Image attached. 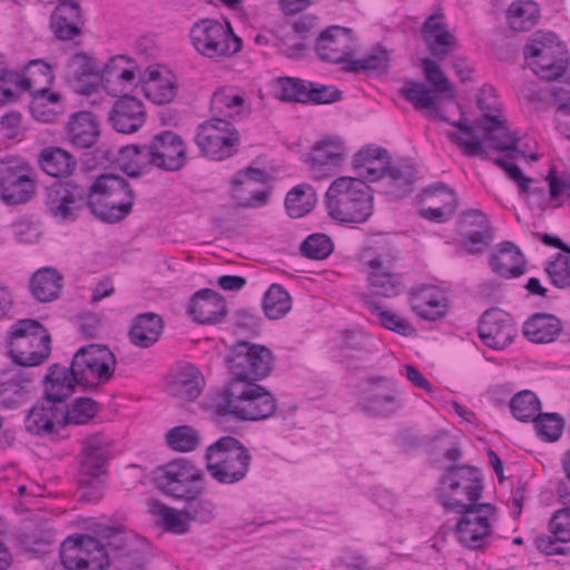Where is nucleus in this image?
Returning a JSON list of instances; mask_svg holds the SVG:
<instances>
[{
    "mask_svg": "<svg viewBox=\"0 0 570 570\" xmlns=\"http://www.w3.org/2000/svg\"><path fill=\"white\" fill-rule=\"evenodd\" d=\"M36 190V175L24 161L16 158L0 160V199L4 204H26Z\"/></svg>",
    "mask_w": 570,
    "mask_h": 570,
    "instance_id": "nucleus-16",
    "label": "nucleus"
},
{
    "mask_svg": "<svg viewBox=\"0 0 570 570\" xmlns=\"http://www.w3.org/2000/svg\"><path fill=\"white\" fill-rule=\"evenodd\" d=\"M108 120L118 132H136L146 121L144 105L139 99L124 95L115 101Z\"/></svg>",
    "mask_w": 570,
    "mask_h": 570,
    "instance_id": "nucleus-28",
    "label": "nucleus"
},
{
    "mask_svg": "<svg viewBox=\"0 0 570 570\" xmlns=\"http://www.w3.org/2000/svg\"><path fill=\"white\" fill-rule=\"evenodd\" d=\"M97 540L109 553V557H117L122 551H128L138 546L135 535L127 532L124 527H110L99 524L96 529Z\"/></svg>",
    "mask_w": 570,
    "mask_h": 570,
    "instance_id": "nucleus-44",
    "label": "nucleus"
},
{
    "mask_svg": "<svg viewBox=\"0 0 570 570\" xmlns=\"http://www.w3.org/2000/svg\"><path fill=\"white\" fill-rule=\"evenodd\" d=\"M190 38L195 49L203 56L219 60L236 55L242 49V39L230 24L206 19L193 26Z\"/></svg>",
    "mask_w": 570,
    "mask_h": 570,
    "instance_id": "nucleus-10",
    "label": "nucleus"
},
{
    "mask_svg": "<svg viewBox=\"0 0 570 570\" xmlns=\"http://www.w3.org/2000/svg\"><path fill=\"white\" fill-rule=\"evenodd\" d=\"M205 459L212 478L222 484H234L244 480L252 463L248 449L234 436H224L210 444Z\"/></svg>",
    "mask_w": 570,
    "mask_h": 570,
    "instance_id": "nucleus-7",
    "label": "nucleus"
},
{
    "mask_svg": "<svg viewBox=\"0 0 570 570\" xmlns=\"http://www.w3.org/2000/svg\"><path fill=\"white\" fill-rule=\"evenodd\" d=\"M144 552L136 546L128 551H122L117 557H110L109 567L115 570H142Z\"/></svg>",
    "mask_w": 570,
    "mask_h": 570,
    "instance_id": "nucleus-64",
    "label": "nucleus"
},
{
    "mask_svg": "<svg viewBox=\"0 0 570 570\" xmlns=\"http://www.w3.org/2000/svg\"><path fill=\"white\" fill-rule=\"evenodd\" d=\"M277 410L276 397L264 386L253 381L230 379L220 401L215 405V414H230L242 421H262Z\"/></svg>",
    "mask_w": 570,
    "mask_h": 570,
    "instance_id": "nucleus-4",
    "label": "nucleus"
},
{
    "mask_svg": "<svg viewBox=\"0 0 570 570\" xmlns=\"http://www.w3.org/2000/svg\"><path fill=\"white\" fill-rule=\"evenodd\" d=\"M63 286V276L52 267L38 269L30 279V291L39 302L56 299Z\"/></svg>",
    "mask_w": 570,
    "mask_h": 570,
    "instance_id": "nucleus-42",
    "label": "nucleus"
},
{
    "mask_svg": "<svg viewBox=\"0 0 570 570\" xmlns=\"http://www.w3.org/2000/svg\"><path fill=\"white\" fill-rule=\"evenodd\" d=\"M99 410L98 403L90 397H78L71 409L66 405L67 424H85L91 420Z\"/></svg>",
    "mask_w": 570,
    "mask_h": 570,
    "instance_id": "nucleus-58",
    "label": "nucleus"
},
{
    "mask_svg": "<svg viewBox=\"0 0 570 570\" xmlns=\"http://www.w3.org/2000/svg\"><path fill=\"white\" fill-rule=\"evenodd\" d=\"M421 66L430 88L421 81H407L400 89L402 97L411 102L416 110H429L436 119L446 121L456 128L458 131H446L445 136L465 156L489 160L490 155L484 149L482 139L475 134V127L470 119L462 116L456 121H450L439 106V100L455 97L452 85L441 67L430 58H423Z\"/></svg>",
    "mask_w": 570,
    "mask_h": 570,
    "instance_id": "nucleus-2",
    "label": "nucleus"
},
{
    "mask_svg": "<svg viewBox=\"0 0 570 570\" xmlns=\"http://www.w3.org/2000/svg\"><path fill=\"white\" fill-rule=\"evenodd\" d=\"M479 128L483 132L484 140L491 142L493 149L503 153L517 151L525 157L523 151L518 150V135L509 130L507 119L500 115H482L479 119Z\"/></svg>",
    "mask_w": 570,
    "mask_h": 570,
    "instance_id": "nucleus-30",
    "label": "nucleus"
},
{
    "mask_svg": "<svg viewBox=\"0 0 570 570\" xmlns=\"http://www.w3.org/2000/svg\"><path fill=\"white\" fill-rule=\"evenodd\" d=\"M367 309L377 317L380 324L385 328L393 331L397 334L407 336L413 332V327L404 318L385 309L381 304L373 299H365Z\"/></svg>",
    "mask_w": 570,
    "mask_h": 570,
    "instance_id": "nucleus-55",
    "label": "nucleus"
},
{
    "mask_svg": "<svg viewBox=\"0 0 570 570\" xmlns=\"http://www.w3.org/2000/svg\"><path fill=\"white\" fill-rule=\"evenodd\" d=\"M498 509L492 503H482L458 511L460 518L455 524L458 541L471 550H481L491 535L490 518Z\"/></svg>",
    "mask_w": 570,
    "mask_h": 570,
    "instance_id": "nucleus-17",
    "label": "nucleus"
},
{
    "mask_svg": "<svg viewBox=\"0 0 570 570\" xmlns=\"http://www.w3.org/2000/svg\"><path fill=\"white\" fill-rule=\"evenodd\" d=\"M60 560L67 570H106L110 563L101 542L89 534L68 537L61 543Z\"/></svg>",
    "mask_w": 570,
    "mask_h": 570,
    "instance_id": "nucleus-13",
    "label": "nucleus"
},
{
    "mask_svg": "<svg viewBox=\"0 0 570 570\" xmlns=\"http://www.w3.org/2000/svg\"><path fill=\"white\" fill-rule=\"evenodd\" d=\"M204 473L186 459L174 460L157 468L155 472L156 487L165 494L175 499H185L189 491L199 487Z\"/></svg>",
    "mask_w": 570,
    "mask_h": 570,
    "instance_id": "nucleus-18",
    "label": "nucleus"
},
{
    "mask_svg": "<svg viewBox=\"0 0 570 570\" xmlns=\"http://www.w3.org/2000/svg\"><path fill=\"white\" fill-rule=\"evenodd\" d=\"M51 353V338L36 320H19L10 331L9 355L19 368L30 370L43 363Z\"/></svg>",
    "mask_w": 570,
    "mask_h": 570,
    "instance_id": "nucleus-8",
    "label": "nucleus"
},
{
    "mask_svg": "<svg viewBox=\"0 0 570 570\" xmlns=\"http://www.w3.org/2000/svg\"><path fill=\"white\" fill-rule=\"evenodd\" d=\"M121 169L129 177H139L154 166L155 154L150 141L144 145H128L120 150Z\"/></svg>",
    "mask_w": 570,
    "mask_h": 570,
    "instance_id": "nucleus-41",
    "label": "nucleus"
},
{
    "mask_svg": "<svg viewBox=\"0 0 570 570\" xmlns=\"http://www.w3.org/2000/svg\"><path fill=\"white\" fill-rule=\"evenodd\" d=\"M367 389L358 401L361 411L379 417H391L404 407L403 392L395 380L386 376H371Z\"/></svg>",
    "mask_w": 570,
    "mask_h": 570,
    "instance_id": "nucleus-15",
    "label": "nucleus"
},
{
    "mask_svg": "<svg viewBox=\"0 0 570 570\" xmlns=\"http://www.w3.org/2000/svg\"><path fill=\"white\" fill-rule=\"evenodd\" d=\"M33 372L27 368H10L0 372V410H14L27 401L28 384Z\"/></svg>",
    "mask_w": 570,
    "mask_h": 570,
    "instance_id": "nucleus-24",
    "label": "nucleus"
},
{
    "mask_svg": "<svg viewBox=\"0 0 570 570\" xmlns=\"http://www.w3.org/2000/svg\"><path fill=\"white\" fill-rule=\"evenodd\" d=\"M45 399L33 405L24 419L26 431L31 435L56 440L61 429L66 426V399L60 401L50 397L53 382H45Z\"/></svg>",
    "mask_w": 570,
    "mask_h": 570,
    "instance_id": "nucleus-14",
    "label": "nucleus"
},
{
    "mask_svg": "<svg viewBox=\"0 0 570 570\" xmlns=\"http://www.w3.org/2000/svg\"><path fill=\"white\" fill-rule=\"evenodd\" d=\"M187 312L198 324H217L226 316L227 306L219 293L204 288L191 296Z\"/></svg>",
    "mask_w": 570,
    "mask_h": 570,
    "instance_id": "nucleus-27",
    "label": "nucleus"
},
{
    "mask_svg": "<svg viewBox=\"0 0 570 570\" xmlns=\"http://www.w3.org/2000/svg\"><path fill=\"white\" fill-rule=\"evenodd\" d=\"M344 155V145L338 139L324 138L317 141L309 154L311 171L316 179L332 175L340 166Z\"/></svg>",
    "mask_w": 570,
    "mask_h": 570,
    "instance_id": "nucleus-31",
    "label": "nucleus"
},
{
    "mask_svg": "<svg viewBox=\"0 0 570 570\" xmlns=\"http://www.w3.org/2000/svg\"><path fill=\"white\" fill-rule=\"evenodd\" d=\"M325 197L328 215L342 224H362L373 215L371 188L362 179L338 177L331 184Z\"/></svg>",
    "mask_w": 570,
    "mask_h": 570,
    "instance_id": "nucleus-5",
    "label": "nucleus"
},
{
    "mask_svg": "<svg viewBox=\"0 0 570 570\" xmlns=\"http://www.w3.org/2000/svg\"><path fill=\"white\" fill-rule=\"evenodd\" d=\"M199 431L191 425H178L165 434L167 446L176 452H193L200 445Z\"/></svg>",
    "mask_w": 570,
    "mask_h": 570,
    "instance_id": "nucleus-52",
    "label": "nucleus"
},
{
    "mask_svg": "<svg viewBox=\"0 0 570 570\" xmlns=\"http://www.w3.org/2000/svg\"><path fill=\"white\" fill-rule=\"evenodd\" d=\"M274 361L268 347L248 341L237 342L228 356L232 379L257 382L271 374Z\"/></svg>",
    "mask_w": 570,
    "mask_h": 570,
    "instance_id": "nucleus-12",
    "label": "nucleus"
},
{
    "mask_svg": "<svg viewBox=\"0 0 570 570\" xmlns=\"http://www.w3.org/2000/svg\"><path fill=\"white\" fill-rule=\"evenodd\" d=\"M541 403L538 396L529 390L517 393L510 401L513 416L522 422L532 421L540 411Z\"/></svg>",
    "mask_w": 570,
    "mask_h": 570,
    "instance_id": "nucleus-54",
    "label": "nucleus"
},
{
    "mask_svg": "<svg viewBox=\"0 0 570 570\" xmlns=\"http://www.w3.org/2000/svg\"><path fill=\"white\" fill-rule=\"evenodd\" d=\"M38 161L47 175L56 178L71 176L78 165L75 156L60 147L43 148Z\"/></svg>",
    "mask_w": 570,
    "mask_h": 570,
    "instance_id": "nucleus-39",
    "label": "nucleus"
},
{
    "mask_svg": "<svg viewBox=\"0 0 570 570\" xmlns=\"http://www.w3.org/2000/svg\"><path fill=\"white\" fill-rule=\"evenodd\" d=\"M155 154L154 167L176 171L187 163L186 145L183 138L171 130L161 131L150 140Z\"/></svg>",
    "mask_w": 570,
    "mask_h": 570,
    "instance_id": "nucleus-21",
    "label": "nucleus"
},
{
    "mask_svg": "<svg viewBox=\"0 0 570 570\" xmlns=\"http://www.w3.org/2000/svg\"><path fill=\"white\" fill-rule=\"evenodd\" d=\"M115 367L116 357L107 346L90 344L75 353L69 367L52 364L43 381L53 382L50 397L60 401L73 393L76 384L97 390L112 377Z\"/></svg>",
    "mask_w": 570,
    "mask_h": 570,
    "instance_id": "nucleus-3",
    "label": "nucleus"
},
{
    "mask_svg": "<svg viewBox=\"0 0 570 570\" xmlns=\"http://www.w3.org/2000/svg\"><path fill=\"white\" fill-rule=\"evenodd\" d=\"M372 336L365 333L354 332L345 335L342 350L346 357L363 358L372 352Z\"/></svg>",
    "mask_w": 570,
    "mask_h": 570,
    "instance_id": "nucleus-60",
    "label": "nucleus"
},
{
    "mask_svg": "<svg viewBox=\"0 0 570 570\" xmlns=\"http://www.w3.org/2000/svg\"><path fill=\"white\" fill-rule=\"evenodd\" d=\"M389 67V57L386 50L376 49L373 53L367 55L362 59L350 61L346 68L351 72L357 71H377L385 70Z\"/></svg>",
    "mask_w": 570,
    "mask_h": 570,
    "instance_id": "nucleus-62",
    "label": "nucleus"
},
{
    "mask_svg": "<svg viewBox=\"0 0 570 570\" xmlns=\"http://www.w3.org/2000/svg\"><path fill=\"white\" fill-rule=\"evenodd\" d=\"M537 433L546 441H557L564 429V420L557 413H538L532 420Z\"/></svg>",
    "mask_w": 570,
    "mask_h": 570,
    "instance_id": "nucleus-56",
    "label": "nucleus"
},
{
    "mask_svg": "<svg viewBox=\"0 0 570 570\" xmlns=\"http://www.w3.org/2000/svg\"><path fill=\"white\" fill-rule=\"evenodd\" d=\"M99 78L98 67L94 59L87 53L79 52L73 55L67 66L65 77L72 83L75 90L83 96H90L97 91L98 85L86 82L88 77Z\"/></svg>",
    "mask_w": 570,
    "mask_h": 570,
    "instance_id": "nucleus-34",
    "label": "nucleus"
},
{
    "mask_svg": "<svg viewBox=\"0 0 570 570\" xmlns=\"http://www.w3.org/2000/svg\"><path fill=\"white\" fill-rule=\"evenodd\" d=\"M136 195L128 180L114 174L97 177L81 171L47 188V213L59 220H75L80 210L89 208L100 220L119 223L132 210Z\"/></svg>",
    "mask_w": 570,
    "mask_h": 570,
    "instance_id": "nucleus-1",
    "label": "nucleus"
},
{
    "mask_svg": "<svg viewBox=\"0 0 570 570\" xmlns=\"http://www.w3.org/2000/svg\"><path fill=\"white\" fill-rule=\"evenodd\" d=\"M561 331V321L548 313H535L523 324V335L535 344H547L556 341Z\"/></svg>",
    "mask_w": 570,
    "mask_h": 570,
    "instance_id": "nucleus-38",
    "label": "nucleus"
},
{
    "mask_svg": "<svg viewBox=\"0 0 570 570\" xmlns=\"http://www.w3.org/2000/svg\"><path fill=\"white\" fill-rule=\"evenodd\" d=\"M484 490L481 470L472 465H450L439 481L436 501L448 512H458L479 502Z\"/></svg>",
    "mask_w": 570,
    "mask_h": 570,
    "instance_id": "nucleus-6",
    "label": "nucleus"
},
{
    "mask_svg": "<svg viewBox=\"0 0 570 570\" xmlns=\"http://www.w3.org/2000/svg\"><path fill=\"white\" fill-rule=\"evenodd\" d=\"M317 202L315 189L308 184H299L293 187L286 195L285 208L293 218H299L308 214Z\"/></svg>",
    "mask_w": 570,
    "mask_h": 570,
    "instance_id": "nucleus-48",
    "label": "nucleus"
},
{
    "mask_svg": "<svg viewBox=\"0 0 570 570\" xmlns=\"http://www.w3.org/2000/svg\"><path fill=\"white\" fill-rule=\"evenodd\" d=\"M523 55L532 71L541 79L551 81L561 77L568 66V52L553 32H538L524 46Z\"/></svg>",
    "mask_w": 570,
    "mask_h": 570,
    "instance_id": "nucleus-9",
    "label": "nucleus"
},
{
    "mask_svg": "<svg viewBox=\"0 0 570 570\" xmlns=\"http://www.w3.org/2000/svg\"><path fill=\"white\" fill-rule=\"evenodd\" d=\"M461 234L469 253L483 252L494 239L493 228L487 215L479 209H468L461 214Z\"/></svg>",
    "mask_w": 570,
    "mask_h": 570,
    "instance_id": "nucleus-23",
    "label": "nucleus"
},
{
    "mask_svg": "<svg viewBox=\"0 0 570 570\" xmlns=\"http://www.w3.org/2000/svg\"><path fill=\"white\" fill-rule=\"evenodd\" d=\"M194 140L204 156L223 160L237 151L239 132L228 119L213 117L198 126Z\"/></svg>",
    "mask_w": 570,
    "mask_h": 570,
    "instance_id": "nucleus-11",
    "label": "nucleus"
},
{
    "mask_svg": "<svg viewBox=\"0 0 570 570\" xmlns=\"http://www.w3.org/2000/svg\"><path fill=\"white\" fill-rule=\"evenodd\" d=\"M163 330L164 321L158 314L144 313L135 318L129 338L134 345L147 348L158 341Z\"/></svg>",
    "mask_w": 570,
    "mask_h": 570,
    "instance_id": "nucleus-40",
    "label": "nucleus"
},
{
    "mask_svg": "<svg viewBox=\"0 0 570 570\" xmlns=\"http://www.w3.org/2000/svg\"><path fill=\"white\" fill-rule=\"evenodd\" d=\"M540 10L532 0H519L512 2L507 11L508 23L515 31H528L538 21Z\"/></svg>",
    "mask_w": 570,
    "mask_h": 570,
    "instance_id": "nucleus-49",
    "label": "nucleus"
},
{
    "mask_svg": "<svg viewBox=\"0 0 570 570\" xmlns=\"http://www.w3.org/2000/svg\"><path fill=\"white\" fill-rule=\"evenodd\" d=\"M435 190H439L440 204H430L422 207L420 215L433 223H444L453 216L458 207V197L455 191L445 184H440Z\"/></svg>",
    "mask_w": 570,
    "mask_h": 570,
    "instance_id": "nucleus-47",
    "label": "nucleus"
},
{
    "mask_svg": "<svg viewBox=\"0 0 570 570\" xmlns=\"http://www.w3.org/2000/svg\"><path fill=\"white\" fill-rule=\"evenodd\" d=\"M478 333L482 343L488 347L504 350L511 344L518 330L509 314L495 308L483 313Z\"/></svg>",
    "mask_w": 570,
    "mask_h": 570,
    "instance_id": "nucleus-19",
    "label": "nucleus"
},
{
    "mask_svg": "<svg viewBox=\"0 0 570 570\" xmlns=\"http://www.w3.org/2000/svg\"><path fill=\"white\" fill-rule=\"evenodd\" d=\"M527 259L521 249L512 242L505 240L497 246L489 256L493 273L504 278H517L525 273Z\"/></svg>",
    "mask_w": 570,
    "mask_h": 570,
    "instance_id": "nucleus-33",
    "label": "nucleus"
},
{
    "mask_svg": "<svg viewBox=\"0 0 570 570\" xmlns=\"http://www.w3.org/2000/svg\"><path fill=\"white\" fill-rule=\"evenodd\" d=\"M301 252L307 258L324 259L333 252V243L324 234H313L301 244Z\"/></svg>",
    "mask_w": 570,
    "mask_h": 570,
    "instance_id": "nucleus-61",
    "label": "nucleus"
},
{
    "mask_svg": "<svg viewBox=\"0 0 570 570\" xmlns=\"http://www.w3.org/2000/svg\"><path fill=\"white\" fill-rule=\"evenodd\" d=\"M204 492L205 485L202 483L183 499L186 503L185 514L189 518V521L208 523L215 518V504L212 500L200 497Z\"/></svg>",
    "mask_w": 570,
    "mask_h": 570,
    "instance_id": "nucleus-50",
    "label": "nucleus"
},
{
    "mask_svg": "<svg viewBox=\"0 0 570 570\" xmlns=\"http://www.w3.org/2000/svg\"><path fill=\"white\" fill-rule=\"evenodd\" d=\"M55 80L52 67L43 60L37 59L31 60L26 67V76L18 79H13V82L24 89L31 90L37 89L41 86H51Z\"/></svg>",
    "mask_w": 570,
    "mask_h": 570,
    "instance_id": "nucleus-51",
    "label": "nucleus"
},
{
    "mask_svg": "<svg viewBox=\"0 0 570 570\" xmlns=\"http://www.w3.org/2000/svg\"><path fill=\"white\" fill-rule=\"evenodd\" d=\"M277 97L283 101H295L305 104L307 97L308 81L299 78L281 77L276 80Z\"/></svg>",
    "mask_w": 570,
    "mask_h": 570,
    "instance_id": "nucleus-57",
    "label": "nucleus"
},
{
    "mask_svg": "<svg viewBox=\"0 0 570 570\" xmlns=\"http://www.w3.org/2000/svg\"><path fill=\"white\" fill-rule=\"evenodd\" d=\"M392 165L386 149L375 146H366L360 149L353 159V168L363 181L381 180Z\"/></svg>",
    "mask_w": 570,
    "mask_h": 570,
    "instance_id": "nucleus-32",
    "label": "nucleus"
},
{
    "mask_svg": "<svg viewBox=\"0 0 570 570\" xmlns=\"http://www.w3.org/2000/svg\"><path fill=\"white\" fill-rule=\"evenodd\" d=\"M263 308L267 318L279 320L291 311L292 298L283 286L272 284L265 293Z\"/></svg>",
    "mask_w": 570,
    "mask_h": 570,
    "instance_id": "nucleus-53",
    "label": "nucleus"
},
{
    "mask_svg": "<svg viewBox=\"0 0 570 570\" xmlns=\"http://www.w3.org/2000/svg\"><path fill=\"white\" fill-rule=\"evenodd\" d=\"M392 261L390 255H380L367 262V278L375 295L393 297L403 289V277L393 269Z\"/></svg>",
    "mask_w": 570,
    "mask_h": 570,
    "instance_id": "nucleus-26",
    "label": "nucleus"
},
{
    "mask_svg": "<svg viewBox=\"0 0 570 570\" xmlns=\"http://www.w3.org/2000/svg\"><path fill=\"white\" fill-rule=\"evenodd\" d=\"M67 128L69 140L77 148H90L100 136L97 117L89 111L71 115Z\"/></svg>",
    "mask_w": 570,
    "mask_h": 570,
    "instance_id": "nucleus-36",
    "label": "nucleus"
},
{
    "mask_svg": "<svg viewBox=\"0 0 570 570\" xmlns=\"http://www.w3.org/2000/svg\"><path fill=\"white\" fill-rule=\"evenodd\" d=\"M267 174L259 169L247 167L233 178V198L240 207H261L267 203L268 193L265 189Z\"/></svg>",
    "mask_w": 570,
    "mask_h": 570,
    "instance_id": "nucleus-20",
    "label": "nucleus"
},
{
    "mask_svg": "<svg viewBox=\"0 0 570 570\" xmlns=\"http://www.w3.org/2000/svg\"><path fill=\"white\" fill-rule=\"evenodd\" d=\"M414 179L415 170L411 165L405 163H392L387 173L384 174L381 180L384 181L386 193L390 196L401 198L411 193Z\"/></svg>",
    "mask_w": 570,
    "mask_h": 570,
    "instance_id": "nucleus-46",
    "label": "nucleus"
},
{
    "mask_svg": "<svg viewBox=\"0 0 570 570\" xmlns=\"http://www.w3.org/2000/svg\"><path fill=\"white\" fill-rule=\"evenodd\" d=\"M410 306L424 321L434 322L444 317L449 309L448 297L435 286L422 285L411 289Z\"/></svg>",
    "mask_w": 570,
    "mask_h": 570,
    "instance_id": "nucleus-25",
    "label": "nucleus"
},
{
    "mask_svg": "<svg viewBox=\"0 0 570 570\" xmlns=\"http://www.w3.org/2000/svg\"><path fill=\"white\" fill-rule=\"evenodd\" d=\"M440 19L441 14H431L423 24L422 37L431 55L438 59H444L455 43V37L446 30Z\"/></svg>",
    "mask_w": 570,
    "mask_h": 570,
    "instance_id": "nucleus-37",
    "label": "nucleus"
},
{
    "mask_svg": "<svg viewBox=\"0 0 570 570\" xmlns=\"http://www.w3.org/2000/svg\"><path fill=\"white\" fill-rule=\"evenodd\" d=\"M245 99L235 88L223 87L213 94L210 110L214 117L235 119L243 116Z\"/></svg>",
    "mask_w": 570,
    "mask_h": 570,
    "instance_id": "nucleus-43",
    "label": "nucleus"
},
{
    "mask_svg": "<svg viewBox=\"0 0 570 570\" xmlns=\"http://www.w3.org/2000/svg\"><path fill=\"white\" fill-rule=\"evenodd\" d=\"M126 63H131V59L122 55L115 56L106 62L99 72V80L108 91H111L114 89L112 86L117 85L120 77L119 73L122 71Z\"/></svg>",
    "mask_w": 570,
    "mask_h": 570,
    "instance_id": "nucleus-63",
    "label": "nucleus"
},
{
    "mask_svg": "<svg viewBox=\"0 0 570 570\" xmlns=\"http://www.w3.org/2000/svg\"><path fill=\"white\" fill-rule=\"evenodd\" d=\"M551 283L558 288L570 287V257L563 253H557L546 268Z\"/></svg>",
    "mask_w": 570,
    "mask_h": 570,
    "instance_id": "nucleus-59",
    "label": "nucleus"
},
{
    "mask_svg": "<svg viewBox=\"0 0 570 570\" xmlns=\"http://www.w3.org/2000/svg\"><path fill=\"white\" fill-rule=\"evenodd\" d=\"M315 50L323 61L344 62L354 50L353 31L348 28L331 26L318 35Z\"/></svg>",
    "mask_w": 570,
    "mask_h": 570,
    "instance_id": "nucleus-22",
    "label": "nucleus"
},
{
    "mask_svg": "<svg viewBox=\"0 0 570 570\" xmlns=\"http://www.w3.org/2000/svg\"><path fill=\"white\" fill-rule=\"evenodd\" d=\"M149 513L167 531L175 534H184L189 531V518L185 514V508L179 511L158 500L150 501Z\"/></svg>",
    "mask_w": 570,
    "mask_h": 570,
    "instance_id": "nucleus-45",
    "label": "nucleus"
},
{
    "mask_svg": "<svg viewBox=\"0 0 570 570\" xmlns=\"http://www.w3.org/2000/svg\"><path fill=\"white\" fill-rule=\"evenodd\" d=\"M205 387V379L200 371L191 364L177 370L168 382V391L174 397L193 402Z\"/></svg>",
    "mask_w": 570,
    "mask_h": 570,
    "instance_id": "nucleus-35",
    "label": "nucleus"
},
{
    "mask_svg": "<svg viewBox=\"0 0 570 570\" xmlns=\"http://www.w3.org/2000/svg\"><path fill=\"white\" fill-rule=\"evenodd\" d=\"M111 446V441L104 434L97 433L88 436L82 445L80 473L87 476L105 475Z\"/></svg>",
    "mask_w": 570,
    "mask_h": 570,
    "instance_id": "nucleus-29",
    "label": "nucleus"
}]
</instances>
